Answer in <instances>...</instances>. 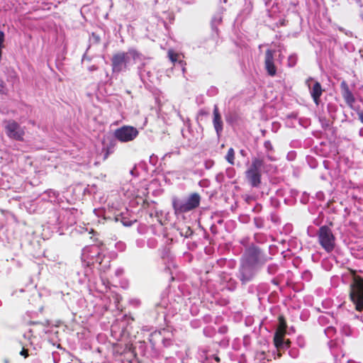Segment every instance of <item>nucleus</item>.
Masks as SVG:
<instances>
[{"label": "nucleus", "instance_id": "nucleus-4", "mask_svg": "<svg viewBox=\"0 0 363 363\" xmlns=\"http://www.w3.org/2000/svg\"><path fill=\"white\" fill-rule=\"evenodd\" d=\"M4 128L7 136L16 140H22L25 130L20 125L14 121L9 120L4 121Z\"/></svg>", "mask_w": 363, "mask_h": 363}, {"label": "nucleus", "instance_id": "nucleus-12", "mask_svg": "<svg viewBox=\"0 0 363 363\" xmlns=\"http://www.w3.org/2000/svg\"><path fill=\"white\" fill-rule=\"evenodd\" d=\"M340 86L343 98L345 99L346 103L351 106L354 102V97L352 93L350 91L349 87L345 82H342Z\"/></svg>", "mask_w": 363, "mask_h": 363}, {"label": "nucleus", "instance_id": "nucleus-1", "mask_svg": "<svg viewBox=\"0 0 363 363\" xmlns=\"http://www.w3.org/2000/svg\"><path fill=\"white\" fill-rule=\"evenodd\" d=\"M200 203V196L198 194H191L188 199L182 202L180 201L175 200L173 202V206L175 212L177 213H184L189 211L195 208H196Z\"/></svg>", "mask_w": 363, "mask_h": 363}, {"label": "nucleus", "instance_id": "nucleus-19", "mask_svg": "<svg viewBox=\"0 0 363 363\" xmlns=\"http://www.w3.org/2000/svg\"><path fill=\"white\" fill-rule=\"evenodd\" d=\"M20 354L26 358L28 357V350L27 349L23 348L20 352Z\"/></svg>", "mask_w": 363, "mask_h": 363}, {"label": "nucleus", "instance_id": "nucleus-23", "mask_svg": "<svg viewBox=\"0 0 363 363\" xmlns=\"http://www.w3.org/2000/svg\"><path fill=\"white\" fill-rule=\"evenodd\" d=\"M360 118H361L362 122L363 123V116L362 115L360 116Z\"/></svg>", "mask_w": 363, "mask_h": 363}, {"label": "nucleus", "instance_id": "nucleus-7", "mask_svg": "<svg viewBox=\"0 0 363 363\" xmlns=\"http://www.w3.org/2000/svg\"><path fill=\"white\" fill-rule=\"evenodd\" d=\"M255 267L249 262H242L240 270V277L242 281L250 280L255 274Z\"/></svg>", "mask_w": 363, "mask_h": 363}, {"label": "nucleus", "instance_id": "nucleus-9", "mask_svg": "<svg viewBox=\"0 0 363 363\" xmlns=\"http://www.w3.org/2000/svg\"><path fill=\"white\" fill-rule=\"evenodd\" d=\"M260 252L256 247H250L247 250L242 262H249L255 266L259 262Z\"/></svg>", "mask_w": 363, "mask_h": 363}, {"label": "nucleus", "instance_id": "nucleus-24", "mask_svg": "<svg viewBox=\"0 0 363 363\" xmlns=\"http://www.w3.org/2000/svg\"><path fill=\"white\" fill-rule=\"evenodd\" d=\"M289 343H290V341L287 340L286 344H289Z\"/></svg>", "mask_w": 363, "mask_h": 363}, {"label": "nucleus", "instance_id": "nucleus-2", "mask_svg": "<svg viewBox=\"0 0 363 363\" xmlns=\"http://www.w3.org/2000/svg\"><path fill=\"white\" fill-rule=\"evenodd\" d=\"M138 56L134 51H130L127 53L121 52L115 55L112 59V66L113 72H121L125 68L129 63L130 57L133 60Z\"/></svg>", "mask_w": 363, "mask_h": 363}, {"label": "nucleus", "instance_id": "nucleus-18", "mask_svg": "<svg viewBox=\"0 0 363 363\" xmlns=\"http://www.w3.org/2000/svg\"><path fill=\"white\" fill-rule=\"evenodd\" d=\"M168 55L172 62H177L179 60L180 55L177 53H175L173 50H169L168 51Z\"/></svg>", "mask_w": 363, "mask_h": 363}, {"label": "nucleus", "instance_id": "nucleus-8", "mask_svg": "<svg viewBox=\"0 0 363 363\" xmlns=\"http://www.w3.org/2000/svg\"><path fill=\"white\" fill-rule=\"evenodd\" d=\"M313 82V79L311 78H309L306 80V83L308 86V87L310 89V92L311 94V96L313 99L314 102L318 105L319 104V99L323 93V89L321 88V86L319 82H314L313 86H311V82Z\"/></svg>", "mask_w": 363, "mask_h": 363}, {"label": "nucleus", "instance_id": "nucleus-11", "mask_svg": "<svg viewBox=\"0 0 363 363\" xmlns=\"http://www.w3.org/2000/svg\"><path fill=\"white\" fill-rule=\"evenodd\" d=\"M350 295H363V278L354 277Z\"/></svg>", "mask_w": 363, "mask_h": 363}, {"label": "nucleus", "instance_id": "nucleus-13", "mask_svg": "<svg viewBox=\"0 0 363 363\" xmlns=\"http://www.w3.org/2000/svg\"><path fill=\"white\" fill-rule=\"evenodd\" d=\"M213 116L214 128L217 132V134L219 135L223 129V122L217 106L214 107Z\"/></svg>", "mask_w": 363, "mask_h": 363}, {"label": "nucleus", "instance_id": "nucleus-5", "mask_svg": "<svg viewBox=\"0 0 363 363\" xmlns=\"http://www.w3.org/2000/svg\"><path fill=\"white\" fill-rule=\"evenodd\" d=\"M262 166V160L255 159L250 168L246 172L248 180L254 186H257L260 183V169Z\"/></svg>", "mask_w": 363, "mask_h": 363}, {"label": "nucleus", "instance_id": "nucleus-6", "mask_svg": "<svg viewBox=\"0 0 363 363\" xmlns=\"http://www.w3.org/2000/svg\"><path fill=\"white\" fill-rule=\"evenodd\" d=\"M138 135V130L132 126H123L115 131V137L121 142L131 141L134 140Z\"/></svg>", "mask_w": 363, "mask_h": 363}, {"label": "nucleus", "instance_id": "nucleus-17", "mask_svg": "<svg viewBox=\"0 0 363 363\" xmlns=\"http://www.w3.org/2000/svg\"><path fill=\"white\" fill-rule=\"evenodd\" d=\"M234 157H235V152L233 148H230L228 151V153L225 156L226 160L230 164H234Z\"/></svg>", "mask_w": 363, "mask_h": 363}, {"label": "nucleus", "instance_id": "nucleus-3", "mask_svg": "<svg viewBox=\"0 0 363 363\" xmlns=\"http://www.w3.org/2000/svg\"><path fill=\"white\" fill-rule=\"evenodd\" d=\"M318 240L327 252H331L335 247V237L331 230L327 226H322L319 229Z\"/></svg>", "mask_w": 363, "mask_h": 363}, {"label": "nucleus", "instance_id": "nucleus-15", "mask_svg": "<svg viewBox=\"0 0 363 363\" xmlns=\"http://www.w3.org/2000/svg\"><path fill=\"white\" fill-rule=\"evenodd\" d=\"M350 298L355 306V309L357 311H363V296H350Z\"/></svg>", "mask_w": 363, "mask_h": 363}, {"label": "nucleus", "instance_id": "nucleus-10", "mask_svg": "<svg viewBox=\"0 0 363 363\" xmlns=\"http://www.w3.org/2000/svg\"><path fill=\"white\" fill-rule=\"evenodd\" d=\"M274 53L271 50H267L265 54V68L270 76H274L277 72V69L274 64Z\"/></svg>", "mask_w": 363, "mask_h": 363}, {"label": "nucleus", "instance_id": "nucleus-22", "mask_svg": "<svg viewBox=\"0 0 363 363\" xmlns=\"http://www.w3.org/2000/svg\"><path fill=\"white\" fill-rule=\"evenodd\" d=\"M39 323H38V322H33V321H30L29 324H30V325H34V324H39Z\"/></svg>", "mask_w": 363, "mask_h": 363}, {"label": "nucleus", "instance_id": "nucleus-20", "mask_svg": "<svg viewBox=\"0 0 363 363\" xmlns=\"http://www.w3.org/2000/svg\"><path fill=\"white\" fill-rule=\"evenodd\" d=\"M4 82L0 79V91H4Z\"/></svg>", "mask_w": 363, "mask_h": 363}, {"label": "nucleus", "instance_id": "nucleus-16", "mask_svg": "<svg viewBox=\"0 0 363 363\" xmlns=\"http://www.w3.org/2000/svg\"><path fill=\"white\" fill-rule=\"evenodd\" d=\"M284 336L285 335L283 333L281 334L275 333L274 336V343L277 348H279L282 346Z\"/></svg>", "mask_w": 363, "mask_h": 363}, {"label": "nucleus", "instance_id": "nucleus-21", "mask_svg": "<svg viewBox=\"0 0 363 363\" xmlns=\"http://www.w3.org/2000/svg\"><path fill=\"white\" fill-rule=\"evenodd\" d=\"M213 359H214L217 362H220V357H219L218 356H217V355H214V356H213Z\"/></svg>", "mask_w": 363, "mask_h": 363}, {"label": "nucleus", "instance_id": "nucleus-14", "mask_svg": "<svg viewBox=\"0 0 363 363\" xmlns=\"http://www.w3.org/2000/svg\"><path fill=\"white\" fill-rule=\"evenodd\" d=\"M278 320H279V325H278L275 333H281V334L283 333L285 335L286 333V328H287V324H286L285 318L283 315H280V316H279Z\"/></svg>", "mask_w": 363, "mask_h": 363}]
</instances>
